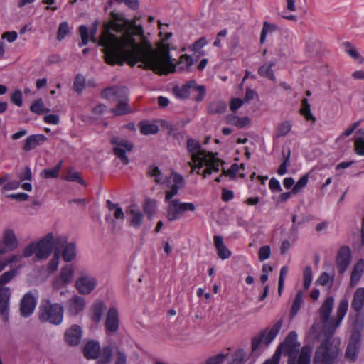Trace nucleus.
Returning <instances> with one entry per match:
<instances>
[{
	"instance_id": "1",
	"label": "nucleus",
	"mask_w": 364,
	"mask_h": 364,
	"mask_svg": "<svg viewBox=\"0 0 364 364\" xmlns=\"http://www.w3.org/2000/svg\"><path fill=\"white\" fill-rule=\"evenodd\" d=\"M112 19L104 23L100 38L103 47L105 61L109 65H123L127 61L131 66L137 63L140 68L150 69L159 75L175 72H189L194 64L192 56L183 54L176 63L169 53L168 39L172 33L167 32L157 44V50L144 35L141 25L135 20H127L124 14L112 12Z\"/></svg>"
},
{
	"instance_id": "2",
	"label": "nucleus",
	"mask_w": 364,
	"mask_h": 364,
	"mask_svg": "<svg viewBox=\"0 0 364 364\" xmlns=\"http://www.w3.org/2000/svg\"><path fill=\"white\" fill-rule=\"evenodd\" d=\"M348 300L340 301L335 317H331L334 306V299L328 296L319 309L320 321L323 323V331L319 335L321 339L320 346L316 349L313 363L314 364H333L339 353L340 342L333 338L336 329L341 324L348 309Z\"/></svg>"
},
{
	"instance_id": "3",
	"label": "nucleus",
	"mask_w": 364,
	"mask_h": 364,
	"mask_svg": "<svg viewBox=\"0 0 364 364\" xmlns=\"http://www.w3.org/2000/svg\"><path fill=\"white\" fill-rule=\"evenodd\" d=\"M187 149L191 159L189 162L191 172L196 171L198 175L202 176L204 178L213 173L219 172L223 166V161L213 153L203 149L199 141L192 139H188Z\"/></svg>"
},
{
	"instance_id": "4",
	"label": "nucleus",
	"mask_w": 364,
	"mask_h": 364,
	"mask_svg": "<svg viewBox=\"0 0 364 364\" xmlns=\"http://www.w3.org/2000/svg\"><path fill=\"white\" fill-rule=\"evenodd\" d=\"M299 348L300 343L297 341V334L295 331H291L276 351L279 352L280 358L282 353L289 357L288 364H310L311 348L309 346H304L300 352Z\"/></svg>"
},
{
	"instance_id": "5",
	"label": "nucleus",
	"mask_w": 364,
	"mask_h": 364,
	"mask_svg": "<svg viewBox=\"0 0 364 364\" xmlns=\"http://www.w3.org/2000/svg\"><path fill=\"white\" fill-rule=\"evenodd\" d=\"M65 242V235L49 232L38 242L27 245L23 251V255L29 257L35 254L37 259H46L56 250L57 245H62Z\"/></svg>"
},
{
	"instance_id": "6",
	"label": "nucleus",
	"mask_w": 364,
	"mask_h": 364,
	"mask_svg": "<svg viewBox=\"0 0 364 364\" xmlns=\"http://www.w3.org/2000/svg\"><path fill=\"white\" fill-rule=\"evenodd\" d=\"M64 309L58 303L52 304L49 301L43 302L40 306L39 318L53 325H60L63 319Z\"/></svg>"
},
{
	"instance_id": "7",
	"label": "nucleus",
	"mask_w": 364,
	"mask_h": 364,
	"mask_svg": "<svg viewBox=\"0 0 364 364\" xmlns=\"http://www.w3.org/2000/svg\"><path fill=\"white\" fill-rule=\"evenodd\" d=\"M282 326L281 320L277 321L270 328H267L261 332L252 340V351L256 352L260 346L261 343L269 345L278 335Z\"/></svg>"
},
{
	"instance_id": "8",
	"label": "nucleus",
	"mask_w": 364,
	"mask_h": 364,
	"mask_svg": "<svg viewBox=\"0 0 364 364\" xmlns=\"http://www.w3.org/2000/svg\"><path fill=\"white\" fill-rule=\"evenodd\" d=\"M166 201L168 203L166 217L169 221L178 220L184 212H193L196 210L193 203H183L178 199Z\"/></svg>"
},
{
	"instance_id": "9",
	"label": "nucleus",
	"mask_w": 364,
	"mask_h": 364,
	"mask_svg": "<svg viewBox=\"0 0 364 364\" xmlns=\"http://www.w3.org/2000/svg\"><path fill=\"white\" fill-rule=\"evenodd\" d=\"M111 144L113 145L114 154L121 160V161L127 165L129 164V160L126 155L127 152H130L134 145L127 139L114 136L111 140Z\"/></svg>"
},
{
	"instance_id": "10",
	"label": "nucleus",
	"mask_w": 364,
	"mask_h": 364,
	"mask_svg": "<svg viewBox=\"0 0 364 364\" xmlns=\"http://www.w3.org/2000/svg\"><path fill=\"white\" fill-rule=\"evenodd\" d=\"M97 286V279L90 273L82 274L75 282V287L77 291L82 295L91 294Z\"/></svg>"
},
{
	"instance_id": "11",
	"label": "nucleus",
	"mask_w": 364,
	"mask_h": 364,
	"mask_svg": "<svg viewBox=\"0 0 364 364\" xmlns=\"http://www.w3.org/2000/svg\"><path fill=\"white\" fill-rule=\"evenodd\" d=\"M75 277V267L72 264H68L62 267L58 277L53 282L54 289H60L66 287L71 284Z\"/></svg>"
},
{
	"instance_id": "12",
	"label": "nucleus",
	"mask_w": 364,
	"mask_h": 364,
	"mask_svg": "<svg viewBox=\"0 0 364 364\" xmlns=\"http://www.w3.org/2000/svg\"><path fill=\"white\" fill-rule=\"evenodd\" d=\"M18 240L11 228L5 229L0 239V249L3 251V254L11 252L16 249L18 246Z\"/></svg>"
},
{
	"instance_id": "13",
	"label": "nucleus",
	"mask_w": 364,
	"mask_h": 364,
	"mask_svg": "<svg viewBox=\"0 0 364 364\" xmlns=\"http://www.w3.org/2000/svg\"><path fill=\"white\" fill-rule=\"evenodd\" d=\"M119 328V316L118 309L114 307H110L107 314L105 321V331L108 334H114L117 332Z\"/></svg>"
},
{
	"instance_id": "14",
	"label": "nucleus",
	"mask_w": 364,
	"mask_h": 364,
	"mask_svg": "<svg viewBox=\"0 0 364 364\" xmlns=\"http://www.w3.org/2000/svg\"><path fill=\"white\" fill-rule=\"evenodd\" d=\"M56 249L60 250V257L66 262L73 261L77 255V245L75 242H68V238L65 235V242L62 245H57Z\"/></svg>"
},
{
	"instance_id": "15",
	"label": "nucleus",
	"mask_w": 364,
	"mask_h": 364,
	"mask_svg": "<svg viewBox=\"0 0 364 364\" xmlns=\"http://www.w3.org/2000/svg\"><path fill=\"white\" fill-rule=\"evenodd\" d=\"M351 262V250L348 246L341 247L336 257V264L340 274H343Z\"/></svg>"
},
{
	"instance_id": "16",
	"label": "nucleus",
	"mask_w": 364,
	"mask_h": 364,
	"mask_svg": "<svg viewBox=\"0 0 364 364\" xmlns=\"http://www.w3.org/2000/svg\"><path fill=\"white\" fill-rule=\"evenodd\" d=\"M360 338L361 334L360 332H354L352 334L346 350V358L348 360L350 361H355L356 360L360 348Z\"/></svg>"
},
{
	"instance_id": "17",
	"label": "nucleus",
	"mask_w": 364,
	"mask_h": 364,
	"mask_svg": "<svg viewBox=\"0 0 364 364\" xmlns=\"http://www.w3.org/2000/svg\"><path fill=\"white\" fill-rule=\"evenodd\" d=\"M126 212L129 215L128 223L129 225L139 228L143 223L144 215L138 205L136 204L130 205Z\"/></svg>"
},
{
	"instance_id": "18",
	"label": "nucleus",
	"mask_w": 364,
	"mask_h": 364,
	"mask_svg": "<svg viewBox=\"0 0 364 364\" xmlns=\"http://www.w3.org/2000/svg\"><path fill=\"white\" fill-rule=\"evenodd\" d=\"M86 306L85 299L81 296L75 295L66 303L68 313L71 316H77L81 313Z\"/></svg>"
},
{
	"instance_id": "19",
	"label": "nucleus",
	"mask_w": 364,
	"mask_h": 364,
	"mask_svg": "<svg viewBox=\"0 0 364 364\" xmlns=\"http://www.w3.org/2000/svg\"><path fill=\"white\" fill-rule=\"evenodd\" d=\"M36 305L35 298L30 294H26L21 299L20 304L21 314L23 317L29 316L34 311Z\"/></svg>"
},
{
	"instance_id": "20",
	"label": "nucleus",
	"mask_w": 364,
	"mask_h": 364,
	"mask_svg": "<svg viewBox=\"0 0 364 364\" xmlns=\"http://www.w3.org/2000/svg\"><path fill=\"white\" fill-rule=\"evenodd\" d=\"M82 338V329L78 325H73L65 333V342L70 346H77Z\"/></svg>"
},
{
	"instance_id": "21",
	"label": "nucleus",
	"mask_w": 364,
	"mask_h": 364,
	"mask_svg": "<svg viewBox=\"0 0 364 364\" xmlns=\"http://www.w3.org/2000/svg\"><path fill=\"white\" fill-rule=\"evenodd\" d=\"M173 184L171 185L169 191L166 192L165 200H173V197L178 193V191L184 185V180L181 175L178 173L173 174Z\"/></svg>"
},
{
	"instance_id": "22",
	"label": "nucleus",
	"mask_w": 364,
	"mask_h": 364,
	"mask_svg": "<svg viewBox=\"0 0 364 364\" xmlns=\"http://www.w3.org/2000/svg\"><path fill=\"white\" fill-rule=\"evenodd\" d=\"M196 80H191L186 83L176 86L173 89L174 95L179 99H187L189 97L191 92H193V86H195Z\"/></svg>"
},
{
	"instance_id": "23",
	"label": "nucleus",
	"mask_w": 364,
	"mask_h": 364,
	"mask_svg": "<svg viewBox=\"0 0 364 364\" xmlns=\"http://www.w3.org/2000/svg\"><path fill=\"white\" fill-rule=\"evenodd\" d=\"M97 31V23L93 24V28L91 33H90L87 26H80L79 27V33L81 37V42L79 43L80 47H82L86 46L89 41L92 42H96L97 39L95 37V33Z\"/></svg>"
},
{
	"instance_id": "24",
	"label": "nucleus",
	"mask_w": 364,
	"mask_h": 364,
	"mask_svg": "<svg viewBox=\"0 0 364 364\" xmlns=\"http://www.w3.org/2000/svg\"><path fill=\"white\" fill-rule=\"evenodd\" d=\"M11 296L10 289H2L0 291V315L7 319L9 313V300Z\"/></svg>"
},
{
	"instance_id": "25",
	"label": "nucleus",
	"mask_w": 364,
	"mask_h": 364,
	"mask_svg": "<svg viewBox=\"0 0 364 364\" xmlns=\"http://www.w3.org/2000/svg\"><path fill=\"white\" fill-rule=\"evenodd\" d=\"M46 140V137L43 134H32L28 136L23 146V150L29 151L34 149L38 146L42 144Z\"/></svg>"
},
{
	"instance_id": "26",
	"label": "nucleus",
	"mask_w": 364,
	"mask_h": 364,
	"mask_svg": "<svg viewBox=\"0 0 364 364\" xmlns=\"http://www.w3.org/2000/svg\"><path fill=\"white\" fill-rule=\"evenodd\" d=\"M351 307L356 313H360L363 310L364 307V287H359L354 292Z\"/></svg>"
},
{
	"instance_id": "27",
	"label": "nucleus",
	"mask_w": 364,
	"mask_h": 364,
	"mask_svg": "<svg viewBox=\"0 0 364 364\" xmlns=\"http://www.w3.org/2000/svg\"><path fill=\"white\" fill-rule=\"evenodd\" d=\"M293 127V122L291 120H284L276 125L274 139L285 136L291 132Z\"/></svg>"
},
{
	"instance_id": "28",
	"label": "nucleus",
	"mask_w": 364,
	"mask_h": 364,
	"mask_svg": "<svg viewBox=\"0 0 364 364\" xmlns=\"http://www.w3.org/2000/svg\"><path fill=\"white\" fill-rule=\"evenodd\" d=\"M127 93L122 95L119 98L116 100V101L118 102L117 107L111 109L110 112L115 116H121L129 113L130 109L127 102Z\"/></svg>"
},
{
	"instance_id": "29",
	"label": "nucleus",
	"mask_w": 364,
	"mask_h": 364,
	"mask_svg": "<svg viewBox=\"0 0 364 364\" xmlns=\"http://www.w3.org/2000/svg\"><path fill=\"white\" fill-rule=\"evenodd\" d=\"M214 245L218 251V255L222 259H226L231 256L230 251L223 243V239L220 235L213 237Z\"/></svg>"
},
{
	"instance_id": "30",
	"label": "nucleus",
	"mask_w": 364,
	"mask_h": 364,
	"mask_svg": "<svg viewBox=\"0 0 364 364\" xmlns=\"http://www.w3.org/2000/svg\"><path fill=\"white\" fill-rule=\"evenodd\" d=\"M105 304L101 301H96L90 309V317L95 323L100 321L105 310Z\"/></svg>"
},
{
	"instance_id": "31",
	"label": "nucleus",
	"mask_w": 364,
	"mask_h": 364,
	"mask_svg": "<svg viewBox=\"0 0 364 364\" xmlns=\"http://www.w3.org/2000/svg\"><path fill=\"white\" fill-rule=\"evenodd\" d=\"M125 93V87H112L105 89L101 95L103 98L116 100Z\"/></svg>"
},
{
	"instance_id": "32",
	"label": "nucleus",
	"mask_w": 364,
	"mask_h": 364,
	"mask_svg": "<svg viewBox=\"0 0 364 364\" xmlns=\"http://www.w3.org/2000/svg\"><path fill=\"white\" fill-rule=\"evenodd\" d=\"M100 350V344L95 341H89L84 347L85 357L88 359H95L97 358Z\"/></svg>"
},
{
	"instance_id": "33",
	"label": "nucleus",
	"mask_w": 364,
	"mask_h": 364,
	"mask_svg": "<svg viewBox=\"0 0 364 364\" xmlns=\"http://www.w3.org/2000/svg\"><path fill=\"white\" fill-rule=\"evenodd\" d=\"M364 272V260L360 259L354 265L350 277V286L354 287L358 284Z\"/></svg>"
},
{
	"instance_id": "34",
	"label": "nucleus",
	"mask_w": 364,
	"mask_h": 364,
	"mask_svg": "<svg viewBox=\"0 0 364 364\" xmlns=\"http://www.w3.org/2000/svg\"><path fill=\"white\" fill-rule=\"evenodd\" d=\"M274 66V63L267 62L259 68L258 74L262 77L275 81L276 77L273 70Z\"/></svg>"
},
{
	"instance_id": "35",
	"label": "nucleus",
	"mask_w": 364,
	"mask_h": 364,
	"mask_svg": "<svg viewBox=\"0 0 364 364\" xmlns=\"http://www.w3.org/2000/svg\"><path fill=\"white\" fill-rule=\"evenodd\" d=\"M250 121L248 117H239L235 114H229L226 117L227 123L237 128L245 127L250 123Z\"/></svg>"
},
{
	"instance_id": "36",
	"label": "nucleus",
	"mask_w": 364,
	"mask_h": 364,
	"mask_svg": "<svg viewBox=\"0 0 364 364\" xmlns=\"http://www.w3.org/2000/svg\"><path fill=\"white\" fill-rule=\"evenodd\" d=\"M355 152L359 156H364V130L359 129L355 134Z\"/></svg>"
},
{
	"instance_id": "37",
	"label": "nucleus",
	"mask_w": 364,
	"mask_h": 364,
	"mask_svg": "<svg viewBox=\"0 0 364 364\" xmlns=\"http://www.w3.org/2000/svg\"><path fill=\"white\" fill-rule=\"evenodd\" d=\"M208 44V41L205 37H201L198 41H196L192 46L190 47L191 51L193 52L194 54L196 55V58H199L200 56L205 55L204 50H202V48L205 47Z\"/></svg>"
},
{
	"instance_id": "38",
	"label": "nucleus",
	"mask_w": 364,
	"mask_h": 364,
	"mask_svg": "<svg viewBox=\"0 0 364 364\" xmlns=\"http://www.w3.org/2000/svg\"><path fill=\"white\" fill-rule=\"evenodd\" d=\"M63 162L60 161L56 166L51 168L43 169L41 173V176L43 178H56L59 176Z\"/></svg>"
},
{
	"instance_id": "39",
	"label": "nucleus",
	"mask_w": 364,
	"mask_h": 364,
	"mask_svg": "<svg viewBox=\"0 0 364 364\" xmlns=\"http://www.w3.org/2000/svg\"><path fill=\"white\" fill-rule=\"evenodd\" d=\"M112 355V348L110 346H105L102 350H100L97 358H98V364H108L111 360Z\"/></svg>"
},
{
	"instance_id": "40",
	"label": "nucleus",
	"mask_w": 364,
	"mask_h": 364,
	"mask_svg": "<svg viewBox=\"0 0 364 364\" xmlns=\"http://www.w3.org/2000/svg\"><path fill=\"white\" fill-rule=\"evenodd\" d=\"M334 273L323 272L316 280V283L321 286L331 288L334 282Z\"/></svg>"
},
{
	"instance_id": "41",
	"label": "nucleus",
	"mask_w": 364,
	"mask_h": 364,
	"mask_svg": "<svg viewBox=\"0 0 364 364\" xmlns=\"http://www.w3.org/2000/svg\"><path fill=\"white\" fill-rule=\"evenodd\" d=\"M139 128L141 133L145 135L156 134L159 132V127L156 124L147 122H141Z\"/></svg>"
},
{
	"instance_id": "42",
	"label": "nucleus",
	"mask_w": 364,
	"mask_h": 364,
	"mask_svg": "<svg viewBox=\"0 0 364 364\" xmlns=\"http://www.w3.org/2000/svg\"><path fill=\"white\" fill-rule=\"evenodd\" d=\"M300 113L305 117L306 120H312L313 122L316 121L315 117H314L311 112V105L306 98H304L301 100V108L300 109Z\"/></svg>"
},
{
	"instance_id": "43",
	"label": "nucleus",
	"mask_w": 364,
	"mask_h": 364,
	"mask_svg": "<svg viewBox=\"0 0 364 364\" xmlns=\"http://www.w3.org/2000/svg\"><path fill=\"white\" fill-rule=\"evenodd\" d=\"M143 210L149 219H151L156 210V202L152 199H146L143 205Z\"/></svg>"
},
{
	"instance_id": "44",
	"label": "nucleus",
	"mask_w": 364,
	"mask_h": 364,
	"mask_svg": "<svg viewBox=\"0 0 364 364\" xmlns=\"http://www.w3.org/2000/svg\"><path fill=\"white\" fill-rule=\"evenodd\" d=\"M208 110L211 114H221L226 110V105L220 100L214 101L210 104Z\"/></svg>"
},
{
	"instance_id": "45",
	"label": "nucleus",
	"mask_w": 364,
	"mask_h": 364,
	"mask_svg": "<svg viewBox=\"0 0 364 364\" xmlns=\"http://www.w3.org/2000/svg\"><path fill=\"white\" fill-rule=\"evenodd\" d=\"M149 174L151 176L154 177L155 181L157 183L163 184L166 182L167 177H164L162 176L160 170L159 169V168L157 166H151L149 168Z\"/></svg>"
},
{
	"instance_id": "46",
	"label": "nucleus",
	"mask_w": 364,
	"mask_h": 364,
	"mask_svg": "<svg viewBox=\"0 0 364 364\" xmlns=\"http://www.w3.org/2000/svg\"><path fill=\"white\" fill-rule=\"evenodd\" d=\"M30 110L37 114H41L44 112H49V109L45 107L41 99H37L35 100L31 105Z\"/></svg>"
},
{
	"instance_id": "47",
	"label": "nucleus",
	"mask_w": 364,
	"mask_h": 364,
	"mask_svg": "<svg viewBox=\"0 0 364 364\" xmlns=\"http://www.w3.org/2000/svg\"><path fill=\"white\" fill-rule=\"evenodd\" d=\"M303 298L304 294L301 291L297 292L294 301L293 302L291 309V316H295L298 311L300 309L302 304H303Z\"/></svg>"
},
{
	"instance_id": "48",
	"label": "nucleus",
	"mask_w": 364,
	"mask_h": 364,
	"mask_svg": "<svg viewBox=\"0 0 364 364\" xmlns=\"http://www.w3.org/2000/svg\"><path fill=\"white\" fill-rule=\"evenodd\" d=\"M247 360V353L242 349L237 350L232 355L230 364H243Z\"/></svg>"
},
{
	"instance_id": "49",
	"label": "nucleus",
	"mask_w": 364,
	"mask_h": 364,
	"mask_svg": "<svg viewBox=\"0 0 364 364\" xmlns=\"http://www.w3.org/2000/svg\"><path fill=\"white\" fill-rule=\"evenodd\" d=\"M277 28V26L274 23H269L267 21H264L263 23V28L261 32L260 36V42L261 43H263L265 41L267 33H272L274 31H276Z\"/></svg>"
},
{
	"instance_id": "50",
	"label": "nucleus",
	"mask_w": 364,
	"mask_h": 364,
	"mask_svg": "<svg viewBox=\"0 0 364 364\" xmlns=\"http://www.w3.org/2000/svg\"><path fill=\"white\" fill-rule=\"evenodd\" d=\"M309 173L304 175L294 185L291 190L293 194L299 193L306 185L309 181Z\"/></svg>"
},
{
	"instance_id": "51",
	"label": "nucleus",
	"mask_w": 364,
	"mask_h": 364,
	"mask_svg": "<svg viewBox=\"0 0 364 364\" xmlns=\"http://www.w3.org/2000/svg\"><path fill=\"white\" fill-rule=\"evenodd\" d=\"M312 269L311 267H306L303 272V282H304V287L305 289H308L312 282Z\"/></svg>"
},
{
	"instance_id": "52",
	"label": "nucleus",
	"mask_w": 364,
	"mask_h": 364,
	"mask_svg": "<svg viewBox=\"0 0 364 364\" xmlns=\"http://www.w3.org/2000/svg\"><path fill=\"white\" fill-rule=\"evenodd\" d=\"M290 154H291L290 151H288V154L287 155H285L284 154H283L284 161L279 166V168H278V169L277 171V173L278 175L284 176L287 173V168L290 165V161H289V160H290Z\"/></svg>"
},
{
	"instance_id": "53",
	"label": "nucleus",
	"mask_w": 364,
	"mask_h": 364,
	"mask_svg": "<svg viewBox=\"0 0 364 364\" xmlns=\"http://www.w3.org/2000/svg\"><path fill=\"white\" fill-rule=\"evenodd\" d=\"M70 32V30L68 23L66 21L61 22L57 33L58 39L59 41L63 40Z\"/></svg>"
},
{
	"instance_id": "54",
	"label": "nucleus",
	"mask_w": 364,
	"mask_h": 364,
	"mask_svg": "<svg viewBox=\"0 0 364 364\" xmlns=\"http://www.w3.org/2000/svg\"><path fill=\"white\" fill-rule=\"evenodd\" d=\"M345 52L347 53L354 60L360 58V54L357 49L349 42L343 43Z\"/></svg>"
},
{
	"instance_id": "55",
	"label": "nucleus",
	"mask_w": 364,
	"mask_h": 364,
	"mask_svg": "<svg viewBox=\"0 0 364 364\" xmlns=\"http://www.w3.org/2000/svg\"><path fill=\"white\" fill-rule=\"evenodd\" d=\"M60 250H55L54 257L48 262L47 268L50 272H55L59 266Z\"/></svg>"
},
{
	"instance_id": "56",
	"label": "nucleus",
	"mask_w": 364,
	"mask_h": 364,
	"mask_svg": "<svg viewBox=\"0 0 364 364\" xmlns=\"http://www.w3.org/2000/svg\"><path fill=\"white\" fill-rule=\"evenodd\" d=\"M289 272V268L287 266H283L280 269L279 282H278V293L281 295L284 285V279L287 277Z\"/></svg>"
},
{
	"instance_id": "57",
	"label": "nucleus",
	"mask_w": 364,
	"mask_h": 364,
	"mask_svg": "<svg viewBox=\"0 0 364 364\" xmlns=\"http://www.w3.org/2000/svg\"><path fill=\"white\" fill-rule=\"evenodd\" d=\"M85 82H86V80L83 75H77L75 77L74 84H73L75 90L77 92H80L84 89V87L85 86Z\"/></svg>"
},
{
	"instance_id": "58",
	"label": "nucleus",
	"mask_w": 364,
	"mask_h": 364,
	"mask_svg": "<svg viewBox=\"0 0 364 364\" xmlns=\"http://www.w3.org/2000/svg\"><path fill=\"white\" fill-rule=\"evenodd\" d=\"M193 91L197 92V95L194 97L196 101L197 102L201 101L206 94L205 86L198 85L196 82L195 86H193Z\"/></svg>"
},
{
	"instance_id": "59",
	"label": "nucleus",
	"mask_w": 364,
	"mask_h": 364,
	"mask_svg": "<svg viewBox=\"0 0 364 364\" xmlns=\"http://www.w3.org/2000/svg\"><path fill=\"white\" fill-rule=\"evenodd\" d=\"M259 259L264 261L269 258L271 255V248L269 245H264L259 249Z\"/></svg>"
},
{
	"instance_id": "60",
	"label": "nucleus",
	"mask_w": 364,
	"mask_h": 364,
	"mask_svg": "<svg viewBox=\"0 0 364 364\" xmlns=\"http://www.w3.org/2000/svg\"><path fill=\"white\" fill-rule=\"evenodd\" d=\"M240 168L242 169L245 168V166L243 164H242L240 165V166H239L236 164H234L230 166V168L227 171H225L224 173H225V176L233 178L237 175Z\"/></svg>"
},
{
	"instance_id": "61",
	"label": "nucleus",
	"mask_w": 364,
	"mask_h": 364,
	"mask_svg": "<svg viewBox=\"0 0 364 364\" xmlns=\"http://www.w3.org/2000/svg\"><path fill=\"white\" fill-rule=\"evenodd\" d=\"M227 358V355L219 353L216 355L209 358L205 364H222Z\"/></svg>"
},
{
	"instance_id": "62",
	"label": "nucleus",
	"mask_w": 364,
	"mask_h": 364,
	"mask_svg": "<svg viewBox=\"0 0 364 364\" xmlns=\"http://www.w3.org/2000/svg\"><path fill=\"white\" fill-rule=\"evenodd\" d=\"M11 101L18 107H21L23 105L21 91L19 90L14 91L11 95Z\"/></svg>"
},
{
	"instance_id": "63",
	"label": "nucleus",
	"mask_w": 364,
	"mask_h": 364,
	"mask_svg": "<svg viewBox=\"0 0 364 364\" xmlns=\"http://www.w3.org/2000/svg\"><path fill=\"white\" fill-rule=\"evenodd\" d=\"M68 181H76L81 184L84 183L83 180L81 178L80 174L75 171H70L68 175L64 178Z\"/></svg>"
},
{
	"instance_id": "64",
	"label": "nucleus",
	"mask_w": 364,
	"mask_h": 364,
	"mask_svg": "<svg viewBox=\"0 0 364 364\" xmlns=\"http://www.w3.org/2000/svg\"><path fill=\"white\" fill-rule=\"evenodd\" d=\"M20 186V182L16 180H11L7 181L1 188L2 192L6 191L16 190Z\"/></svg>"
}]
</instances>
